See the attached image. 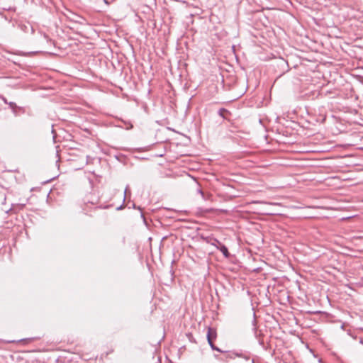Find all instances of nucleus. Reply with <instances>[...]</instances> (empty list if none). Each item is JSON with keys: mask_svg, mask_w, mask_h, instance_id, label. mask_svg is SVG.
I'll return each mask as SVG.
<instances>
[{"mask_svg": "<svg viewBox=\"0 0 363 363\" xmlns=\"http://www.w3.org/2000/svg\"><path fill=\"white\" fill-rule=\"evenodd\" d=\"M216 332L211 328H208V333H207V340H208V342L209 344V345L211 346V349L213 350H216V351H218V352H225V351H223L221 350L220 348H218V347H216L213 343V338H216Z\"/></svg>", "mask_w": 363, "mask_h": 363, "instance_id": "obj_1", "label": "nucleus"}, {"mask_svg": "<svg viewBox=\"0 0 363 363\" xmlns=\"http://www.w3.org/2000/svg\"><path fill=\"white\" fill-rule=\"evenodd\" d=\"M225 353H226L225 359L224 360L225 362H228V359H234L237 357L244 358L246 360L250 359V356L246 354L235 352H225Z\"/></svg>", "mask_w": 363, "mask_h": 363, "instance_id": "obj_2", "label": "nucleus"}, {"mask_svg": "<svg viewBox=\"0 0 363 363\" xmlns=\"http://www.w3.org/2000/svg\"><path fill=\"white\" fill-rule=\"evenodd\" d=\"M218 113L223 119H228V115L230 114V112L227 109L221 108L218 110Z\"/></svg>", "mask_w": 363, "mask_h": 363, "instance_id": "obj_3", "label": "nucleus"}, {"mask_svg": "<svg viewBox=\"0 0 363 363\" xmlns=\"http://www.w3.org/2000/svg\"><path fill=\"white\" fill-rule=\"evenodd\" d=\"M218 249L223 253L225 257L228 258L230 257V255L228 252V247L225 245H220Z\"/></svg>", "mask_w": 363, "mask_h": 363, "instance_id": "obj_4", "label": "nucleus"}, {"mask_svg": "<svg viewBox=\"0 0 363 363\" xmlns=\"http://www.w3.org/2000/svg\"><path fill=\"white\" fill-rule=\"evenodd\" d=\"M8 105L13 111H15V109L18 108L16 104L14 102H9Z\"/></svg>", "mask_w": 363, "mask_h": 363, "instance_id": "obj_5", "label": "nucleus"}, {"mask_svg": "<svg viewBox=\"0 0 363 363\" xmlns=\"http://www.w3.org/2000/svg\"><path fill=\"white\" fill-rule=\"evenodd\" d=\"M1 100H2L5 104H9V101H7V99H6V97H4V96H1Z\"/></svg>", "mask_w": 363, "mask_h": 363, "instance_id": "obj_6", "label": "nucleus"}, {"mask_svg": "<svg viewBox=\"0 0 363 363\" xmlns=\"http://www.w3.org/2000/svg\"><path fill=\"white\" fill-rule=\"evenodd\" d=\"M198 193L200 194L203 197V192L201 189H198Z\"/></svg>", "mask_w": 363, "mask_h": 363, "instance_id": "obj_7", "label": "nucleus"}, {"mask_svg": "<svg viewBox=\"0 0 363 363\" xmlns=\"http://www.w3.org/2000/svg\"><path fill=\"white\" fill-rule=\"evenodd\" d=\"M252 363H255V359H252Z\"/></svg>", "mask_w": 363, "mask_h": 363, "instance_id": "obj_8", "label": "nucleus"}, {"mask_svg": "<svg viewBox=\"0 0 363 363\" xmlns=\"http://www.w3.org/2000/svg\"><path fill=\"white\" fill-rule=\"evenodd\" d=\"M52 133H55V130L52 128Z\"/></svg>", "mask_w": 363, "mask_h": 363, "instance_id": "obj_9", "label": "nucleus"}]
</instances>
